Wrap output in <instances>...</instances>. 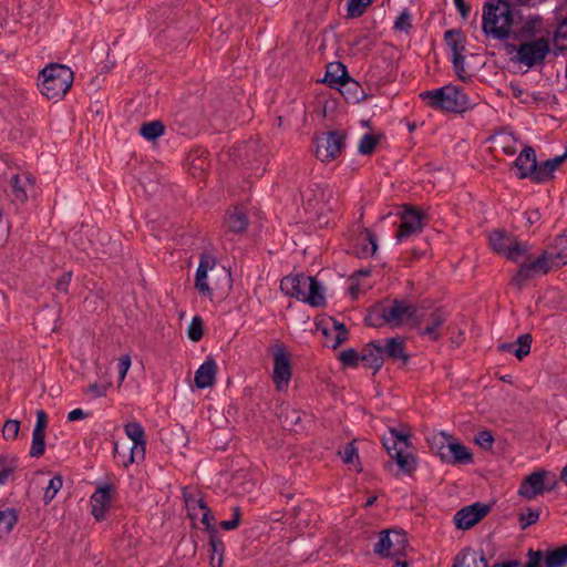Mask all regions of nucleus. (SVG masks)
<instances>
[{"mask_svg": "<svg viewBox=\"0 0 567 567\" xmlns=\"http://www.w3.org/2000/svg\"><path fill=\"white\" fill-rule=\"evenodd\" d=\"M71 279H72L71 271L63 272L56 280V284H55L56 290L68 293Z\"/></svg>", "mask_w": 567, "mask_h": 567, "instance_id": "obj_57", "label": "nucleus"}, {"mask_svg": "<svg viewBox=\"0 0 567 567\" xmlns=\"http://www.w3.org/2000/svg\"><path fill=\"white\" fill-rule=\"evenodd\" d=\"M452 62H453V68H454L455 72L457 73L458 78L464 80V76H463V73L465 72V68H464L465 56H464V54H453L452 55Z\"/></svg>", "mask_w": 567, "mask_h": 567, "instance_id": "obj_59", "label": "nucleus"}, {"mask_svg": "<svg viewBox=\"0 0 567 567\" xmlns=\"http://www.w3.org/2000/svg\"><path fill=\"white\" fill-rule=\"evenodd\" d=\"M20 430V422L17 420H8L2 427V435L6 440H14Z\"/></svg>", "mask_w": 567, "mask_h": 567, "instance_id": "obj_53", "label": "nucleus"}, {"mask_svg": "<svg viewBox=\"0 0 567 567\" xmlns=\"http://www.w3.org/2000/svg\"><path fill=\"white\" fill-rule=\"evenodd\" d=\"M11 193L14 200L19 203H25L29 198V194L35 187V179L29 172H22L14 174L11 179Z\"/></svg>", "mask_w": 567, "mask_h": 567, "instance_id": "obj_17", "label": "nucleus"}, {"mask_svg": "<svg viewBox=\"0 0 567 567\" xmlns=\"http://www.w3.org/2000/svg\"><path fill=\"white\" fill-rule=\"evenodd\" d=\"M425 226L424 215L414 207H406L401 215V223L395 238L399 243L420 234Z\"/></svg>", "mask_w": 567, "mask_h": 567, "instance_id": "obj_13", "label": "nucleus"}, {"mask_svg": "<svg viewBox=\"0 0 567 567\" xmlns=\"http://www.w3.org/2000/svg\"><path fill=\"white\" fill-rule=\"evenodd\" d=\"M555 43L558 49H567V17L560 21L555 32Z\"/></svg>", "mask_w": 567, "mask_h": 567, "instance_id": "obj_50", "label": "nucleus"}, {"mask_svg": "<svg viewBox=\"0 0 567 567\" xmlns=\"http://www.w3.org/2000/svg\"><path fill=\"white\" fill-rule=\"evenodd\" d=\"M546 476H548V471L538 470L524 477L518 488V495L527 501L543 495L546 487Z\"/></svg>", "mask_w": 567, "mask_h": 567, "instance_id": "obj_15", "label": "nucleus"}, {"mask_svg": "<svg viewBox=\"0 0 567 567\" xmlns=\"http://www.w3.org/2000/svg\"><path fill=\"white\" fill-rule=\"evenodd\" d=\"M62 485L63 480L61 475H55L50 480L43 496L45 504H49L55 497L56 493L62 488Z\"/></svg>", "mask_w": 567, "mask_h": 567, "instance_id": "obj_47", "label": "nucleus"}, {"mask_svg": "<svg viewBox=\"0 0 567 567\" xmlns=\"http://www.w3.org/2000/svg\"><path fill=\"white\" fill-rule=\"evenodd\" d=\"M475 443L484 450H491L494 443V437L489 431L484 430L476 434Z\"/></svg>", "mask_w": 567, "mask_h": 567, "instance_id": "obj_54", "label": "nucleus"}, {"mask_svg": "<svg viewBox=\"0 0 567 567\" xmlns=\"http://www.w3.org/2000/svg\"><path fill=\"white\" fill-rule=\"evenodd\" d=\"M90 415V413L84 412L82 409H74L68 414V421L73 422L78 420L85 419Z\"/></svg>", "mask_w": 567, "mask_h": 567, "instance_id": "obj_63", "label": "nucleus"}, {"mask_svg": "<svg viewBox=\"0 0 567 567\" xmlns=\"http://www.w3.org/2000/svg\"><path fill=\"white\" fill-rule=\"evenodd\" d=\"M73 71L59 63H50L41 70L38 76L40 92L48 100H61L72 86Z\"/></svg>", "mask_w": 567, "mask_h": 567, "instance_id": "obj_3", "label": "nucleus"}, {"mask_svg": "<svg viewBox=\"0 0 567 567\" xmlns=\"http://www.w3.org/2000/svg\"><path fill=\"white\" fill-rule=\"evenodd\" d=\"M338 90L350 103H359L365 96L360 83L350 76L344 81V84L340 85Z\"/></svg>", "mask_w": 567, "mask_h": 567, "instance_id": "obj_32", "label": "nucleus"}, {"mask_svg": "<svg viewBox=\"0 0 567 567\" xmlns=\"http://www.w3.org/2000/svg\"><path fill=\"white\" fill-rule=\"evenodd\" d=\"M528 561L526 563L525 567H540V561L543 559V551L542 550H534L529 549L527 553Z\"/></svg>", "mask_w": 567, "mask_h": 567, "instance_id": "obj_60", "label": "nucleus"}, {"mask_svg": "<svg viewBox=\"0 0 567 567\" xmlns=\"http://www.w3.org/2000/svg\"><path fill=\"white\" fill-rule=\"evenodd\" d=\"M18 522V513L14 508L0 511V539L10 534Z\"/></svg>", "mask_w": 567, "mask_h": 567, "instance_id": "obj_36", "label": "nucleus"}, {"mask_svg": "<svg viewBox=\"0 0 567 567\" xmlns=\"http://www.w3.org/2000/svg\"><path fill=\"white\" fill-rule=\"evenodd\" d=\"M339 360L342 362L343 365L357 367L358 363L360 362V352L352 348L343 350L339 354Z\"/></svg>", "mask_w": 567, "mask_h": 567, "instance_id": "obj_52", "label": "nucleus"}, {"mask_svg": "<svg viewBox=\"0 0 567 567\" xmlns=\"http://www.w3.org/2000/svg\"><path fill=\"white\" fill-rule=\"evenodd\" d=\"M488 243L493 251L505 256L513 262H518L522 257H527V243L518 241L515 236L504 229H495L488 235Z\"/></svg>", "mask_w": 567, "mask_h": 567, "instance_id": "obj_6", "label": "nucleus"}, {"mask_svg": "<svg viewBox=\"0 0 567 567\" xmlns=\"http://www.w3.org/2000/svg\"><path fill=\"white\" fill-rule=\"evenodd\" d=\"M45 432L33 431L32 432V441H31V450L30 455L32 457H40L44 454L45 451Z\"/></svg>", "mask_w": 567, "mask_h": 567, "instance_id": "obj_43", "label": "nucleus"}, {"mask_svg": "<svg viewBox=\"0 0 567 567\" xmlns=\"http://www.w3.org/2000/svg\"><path fill=\"white\" fill-rule=\"evenodd\" d=\"M452 567H488V560L483 550L476 553L464 548L455 556Z\"/></svg>", "mask_w": 567, "mask_h": 567, "instance_id": "obj_27", "label": "nucleus"}, {"mask_svg": "<svg viewBox=\"0 0 567 567\" xmlns=\"http://www.w3.org/2000/svg\"><path fill=\"white\" fill-rule=\"evenodd\" d=\"M209 546L212 547L213 553H217L223 555L225 550V545L223 540L215 535V533H212L209 537Z\"/></svg>", "mask_w": 567, "mask_h": 567, "instance_id": "obj_62", "label": "nucleus"}, {"mask_svg": "<svg viewBox=\"0 0 567 567\" xmlns=\"http://www.w3.org/2000/svg\"><path fill=\"white\" fill-rule=\"evenodd\" d=\"M515 166L518 171V178L532 179V176L535 173V168H537V159L534 148L530 146H525L523 151L519 153L518 157L516 158Z\"/></svg>", "mask_w": 567, "mask_h": 567, "instance_id": "obj_22", "label": "nucleus"}, {"mask_svg": "<svg viewBox=\"0 0 567 567\" xmlns=\"http://www.w3.org/2000/svg\"><path fill=\"white\" fill-rule=\"evenodd\" d=\"M545 0H493L483 6L482 29L486 35L506 40L514 24L512 2L517 6L535 7Z\"/></svg>", "mask_w": 567, "mask_h": 567, "instance_id": "obj_1", "label": "nucleus"}, {"mask_svg": "<svg viewBox=\"0 0 567 567\" xmlns=\"http://www.w3.org/2000/svg\"><path fill=\"white\" fill-rule=\"evenodd\" d=\"M291 378L290 360L282 347H277L274 353V382L277 390L288 386Z\"/></svg>", "mask_w": 567, "mask_h": 567, "instance_id": "obj_16", "label": "nucleus"}, {"mask_svg": "<svg viewBox=\"0 0 567 567\" xmlns=\"http://www.w3.org/2000/svg\"><path fill=\"white\" fill-rule=\"evenodd\" d=\"M281 291L300 300L311 307H322L326 305L323 287L311 276L303 274L288 275L280 281Z\"/></svg>", "mask_w": 567, "mask_h": 567, "instance_id": "obj_2", "label": "nucleus"}, {"mask_svg": "<svg viewBox=\"0 0 567 567\" xmlns=\"http://www.w3.org/2000/svg\"><path fill=\"white\" fill-rule=\"evenodd\" d=\"M550 51L549 41L545 37L520 43L517 48V59L528 68L542 64Z\"/></svg>", "mask_w": 567, "mask_h": 567, "instance_id": "obj_9", "label": "nucleus"}, {"mask_svg": "<svg viewBox=\"0 0 567 567\" xmlns=\"http://www.w3.org/2000/svg\"><path fill=\"white\" fill-rule=\"evenodd\" d=\"M408 546L406 535L398 530H382L374 553L381 557H398L404 555Z\"/></svg>", "mask_w": 567, "mask_h": 567, "instance_id": "obj_10", "label": "nucleus"}, {"mask_svg": "<svg viewBox=\"0 0 567 567\" xmlns=\"http://www.w3.org/2000/svg\"><path fill=\"white\" fill-rule=\"evenodd\" d=\"M539 27H540V20L532 19L523 25L522 35L526 37V38H532L536 34L537 28H539Z\"/></svg>", "mask_w": 567, "mask_h": 567, "instance_id": "obj_56", "label": "nucleus"}, {"mask_svg": "<svg viewBox=\"0 0 567 567\" xmlns=\"http://www.w3.org/2000/svg\"><path fill=\"white\" fill-rule=\"evenodd\" d=\"M380 142V136L374 134H364L359 143L358 151L361 155H371Z\"/></svg>", "mask_w": 567, "mask_h": 567, "instance_id": "obj_42", "label": "nucleus"}, {"mask_svg": "<svg viewBox=\"0 0 567 567\" xmlns=\"http://www.w3.org/2000/svg\"><path fill=\"white\" fill-rule=\"evenodd\" d=\"M330 321L332 323V330L330 331L328 328H324L322 332L327 338V346L336 349L348 340L349 332L343 323L338 322L332 318H330Z\"/></svg>", "mask_w": 567, "mask_h": 567, "instance_id": "obj_31", "label": "nucleus"}, {"mask_svg": "<svg viewBox=\"0 0 567 567\" xmlns=\"http://www.w3.org/2000/svg\"><path fill=\"white\" fill-rule=\"evenodd\" d=\"M373 0H349L348 2V17L359 18L361 17L367 8L372 3Z\"/></svg>", "mask_w": 567, "mask_h": 567, "instance_id": "obj_45", "label": "nucleus"}, {"mask_svg": "<svg viewBox=\"0 0 567 567\" xmlns=\"http://www.w3.org/2000/svg\"><path fill=\"white\" fill-rule=\"evenodd\" d=\"M455 7L460 11L463 18H467L471 11V7L465 3V0H453Z\"/></svg>", "mask_w": 567, "mask_h": 567, "instance_id": "obj_64", "label": "nucleus"}, {"mask_svg": "<svg viewBox=\"0 0 567 567\" xmlns=\"http://www.w3.org/2000/svg\"><path fill=\"white\" fill-rule=\"evenodd\" d=\"M346 65L341 62H331L327 65L323 82L331 89H339L349 78Z\"/></svg>", "mask_w": 567, "mask_h": 567, "instance_id": "obj_29", "label": "nucleus"}, {"mask_svg": "<svg viewBox=\"0 0 567 567\" xmlns=\"http://www.w3.org/2000/svg\"><path fill=\"white\" fill-rule=\"evenodd\" d=\"M526 258L528 260L519 265L516 275L512 279L513 285L518 288H522L526 281L537 276H544L554 269H558L545 250L535 259H529L528 254Z\"/></svg>", "mask_w": 567, "mask_h": 567, "instance_id": "obj_8", "label": "nucleus"}, {"mask_svg": "<svg viewBox=\"0 0 567 567\" xmlns=\"http://www.w3.org/2000/svg\"><path fill=\"white\" fill-rule=\"evenodd\" d=\"M247 227L248 217L241 208L234 207L226 213L223 221L225 234L241 235L247 230Z\"/></svg>", "mask_w": 567, "mask_h": 567, "instance_id": "obj_18", "label": "nucleus"}, {"mask_svg": "<svg viewBox=\"0 0 567 567\" xmlns=\"http://www.w3.org/2000/svg\"><path fill=\"white\" fill-rule=\"evenodd\" d=\"M217 372L215 360L207 359L195 373V384L199 389L213 386Z\"/></svg>", "mask_w": 567, "mask_h": 567, "instance_id": "obj_30", "label": "nucleus"}, {"mask_svg": "<svg viewBox=\"0 0 567 567\" xmlns=\"http://www.w3.org/2000/svg\"><path fill=\"white\" fill-rule=\"evenodd\" d=\"M394 30L408 33L412 29L411 14L404 9L401 11L393 25Z\"/></svg>", "mask_w": 567, "mask_h": 567, "instance_id": "obj_51", "label": "nucleus"}, {"mask_svg": "<svg viewBox=\"0 0 567 567\" xmlns=\"http://www.w3.org/2000/svg\"><path fill=\"white\" fill-rule=\"evenodd\" d=\"M384 358L394 361H401L405 364L409 361V354L405 349V340L402 337L385 338L381 340Z\"/></svg>", "mask_w": 567, "mask_h": 567, "instance_id": "obj_23", "label": "nucleus"}, {"mask_svg": "<svg viewBox=\"0 0 567 567\" xmlns=\"http://www.w3.org/2000/svg\"><path fill=\"white\" fill-rule=\"evenodd\" d=\"M419 96L434 110L461 113L467 107L466 94L454 85L424 91Z\"/></svg>", "mask_w": 567, "mask_h": 567, "instance_id": "obj_5", "label": "nucleus"}, {"mask_svg": "<svg viewBox=\"0 0 567 567\" xmlns=\"http://www.w3.org/2000/svg\"><path fill=\"white\" fill-rule=\"evenodd\" d=\"M48 425V415L43 410L37 411V423L33 431L45 432Z\"/></svg>", "mask_w": 567, "mask_h": 567, "instance_id": "obj_61", "label": "nucleus"}, {"mask_svg": "<svg viewBox=\"0 0 567 567\" xmlns=\"http://www.w3.org/2000/svg\"><path fill=\"white\" fill-rule=\"evenodd\" d=\"M444 40L453 54H463L465 51V38L461 31L451 29L445 31Z\"/></svg>", "mask_w": 567, "mask_h": 567, "instance_id": "obj_35", "label": "nucleus"}, {"mask_svg": "<svg viewBox=\"0 0 567 567\" xmlns=\"http://www.w3.org/2000/svg\"><path fill=\"white\" fill-rule=\"evenodd\" d=\"M17 467V457L0 454V485H3L8 482L9 476L13 474Z\"/></svg>", "mask_w": 567, "mask_h": 567, "instance_id": "obj_39", "label": "nucleus"}, {"mask_svg": "<svg viewBox=\"0 0 567 567\" xmlns=\"http://www.w3.org/2000/svg\"><path fill=\"white\" fill-rule=\"evenodd\" d=\"M354 249L359 258H368L373 256L378 249V240L375 234L369 228H363L357 237Z\"/></svg>", "mask_w": 567, "mask_h": 567, "instance_id": "obj_26", "label": "nucleus"}, {"mask_svg": "<svg viewBox=\"0 0 567 567\" xmlns=\"http://www.w3.org/2000/svg\"><path fill=\"white\" fill-rule=\"evenodd\" d=\"M441 443L440 456L446 462L453 464H470L473 462V455L470 450L460 443L451 441V436L445 433H440V436L435 439V443Z\"/></svg>", "mask_w": 567, "mask_h": 567, "instance_id": "obj_12", "label": "nucleus"}, {"mask_svg": "<svg viewBox=\"0 0 567 567\" xmlns=\"http://www.w3.org/2000/svg\"><path fill=\"white\" fill-rule=\"evenodd\" d=\"M355 440H353L352 442L348 443L343 451L340 452L341 454V457H342V461L346 463V464H352L354 465L355 462L359 464V453H358V449L355 447Z\"/></svg>", "mask_w": 567, "mask_h": 567, "instance_id": "obj_49", "label": "nucleus"}, {"mask_svg": "<svg viewBox=\"0 0 567 567\" xmlns=\"http://www.w3.org/2000/svg\"><path fill=\"white\" fill-rule=\"evenodd\" d=\"M165 132L164 124L161 121H152L143 123L140 127V134L148 141H154L162 136Z\"/></svg>", "mask_w": 567, "mask_h": 567, "instance_id": "obj_38", "label": "nucleus"}, {"mask_svg": "<svg viewBox=\"0 0 567 567\" xmlns=\"http://www.w3.org/2000/svg\"><path fill=\"white\" fill-rule=\"evenodd\" d=\"M389 454L404 473L410 474L415 470V461L412 454H405L403 450H395Z\"/></svg>", "mask_w": 567, "mask_h": 567, "instance_id": "obj_40", "label": "nucleus"}, {"mask_svg": "<svg viewBox=\"0 0 567 567\" xmlns=\"http://www.w3.org/2000/svg\"><path fill=\"white\" fill-rule=\"evenodd\" d=\"M540 511L532 507L523 508L518 514V522L522 529H526L539 519Z\"/></svg>", "mask_w": 567, "mask_h": 567, "instance_id": "obj_41", "label": "nucleus"}, {"mask_svg": "<svg viewBox=\"0 0 567 567\" xmlns=\"http://www.w3.org/2000/svg\"><path fill=\"white\" fill-rule=\"evenodd\" d=\"M383 349L381 340L365 344L360 352V362L365 367L379 370L383 364Z\"/></svg>", "mask_w": 567, "mask_h": 567, "instance_id": "obj_19", "label": "nucleus"}, {"mask_svg": "<svg viewBox=\"0 0 567 567\" xmlns=\"http://www.w3.org/2000/svg\"><path fill=\"white\" fill-rule=\"evenodd\" d=\"M389 433V437H383V446L386 449L388 453L409 446V434L402 433L394 427H391Z\"/></svg>", "mask_w": 567, "mask_h": 567, "instance_id": "obj_34", "label": "nucleus"}, {"mask_svg": "<svg viewBox=\"0 0 567 567\" xmlns=\"http://www.w3.org/2000/svg\"><path fill=\"white\" fill-rule=\"evenodd\" d=\"M545 252L549 255L554 266L557 268L565 266L567 264V236H556L547 249H545Z\"/></svg>", "mask_w": 567, "mask_h": 567, "instance_id": "obj_28", "label": "nucleus"}, {"mask_svg": "<svg viewBox=\"0 0 567 567\" xmlns=\"http://www.w3.org/2000/svg\"><path fill=\"white\" fill-rule=\"evenodd\" d=\"M567 566V545L550 550L545 556V567Z\"/></svg>", "mask_w": 567, "mask_h": 567, "instance_id": "obj_37", "label": "nucleus"}, {"mask_svg": "<svg viewBox=\"0 0 567 567\" xmlns=\"http://www.w3.org/2000/svg\"><path fill=\"white\" fill-rule=\"evenodd\" d=\"M346 147V134L340 131H330L317 138L316 155L322 162L338 158Z\"/></svg>", "mask_w": 567, "mask_h": 567, "instance_id": "obj_11", "label": "nucleus"}, {"mask_svg": "<svg viewBox=\"0 0 567 567\" xmlns=\"http://www.w3.org/2000/svg\"><path fill=\"white\" fill-rule=\"evenodd\" d=\"M566 158L567 151L563 155L555 156L554 158L546 159L542 163L537 162V168H535L532 181L538 184L550 181L554 177L555 171Z\"/></svg>", "mask_w": 567, "mask_h": 567, "instance_id": "obj_24", "label": "nucleus"}, {"mask_svg": "<svg viewBox=\"0 0 567 567\" xmlns=\"http://www.w3.org/2000/svg\"><path fill=\"white\" fill-rule=\"evenodd\" d=\"M124 430L134 443L131 452V462H134L135 456L144 458L146 442L143 426L137 422H131L124 426Z\"/></svg>", "mask_w": 567, "mask_h": 567, "instance_id": "obj_25", "label": "nucleus"}, {"mask_svg": "<svg viewBox=\"0 0 567 567\" xmlns=\"http://www.w3.org/2000/svg\"><path fill=\"white\" fill-rule=\"evenodd\" d=\"M447 312L443 308H435L426 315L415 316L414 327L422 339L436 342L444 336Z\"/></svg>", "mask_w": 567, "mask_h": 567, "instance_id": "obj_7", "label": "nucleus"}, {"mask_svg": "<svg viewBox=\"0 0 567 567\" xmlns=\"http://www.w3.org/2000/svg\"><path fill=\"white\" fill-rule=\"evenodd\" d=\"M491 507L487 504L474 503L457 511L454 515V523L458 529H470L485 517Z\"/></svg>", "mask_w": 567, "mask_h": 567, "instance_id": "obj_14", "label": "nucleus"}, {"mask_svg": "<svg viewBox=\"0 0 567 567\" xmlns=\"http://www.w3.org/2000/svg\"><path fill=\"white\" fill-rule=\"evenodd\" d=\"M112 487L109 485L99 487L91 496L92 515L96 520H103L111 505Z\"/></svg>", "mask_w": 567, "mask_h": 567, "instance_id": "obj_21", "label": "nucleus"}, {"mask_svg": "<svg viewBox=\"0 0 567 567\" xmlns=\"http://www.w3.org/2000/svg\"><path fill=\"white\" fill-rule=\"evenodd\" d=\"M279 417L282 427L286 430L299 432V430L303 429L301 426L302 413L298 410L287 406L281 410Z\"/></svg>", "mask_w": 567, "mask_h": 567, "instance_id": "obj_33", "label": "nucleus"}, {"mask_svg": "<svg viewBox=\"0 0 567 567\" xmlns=\"http://www.w3.org/2000/svg\"><path fill=\"white\" fill-rule=\"evenodd\" d=\"M214 266L215 259L213 257L208 255L200 256L195 275V288L202 296L210 297L213 295V290L207 282V274Z\"/></svg>", "mask_w": 567, "mask_h": 567, "instance_id": "obj_20", "label": "nucleus"}, {"mask_svg": "<svg viewBox=\"0 0 567 567\" xmlns=\"http://www.w3.org/2000/svg\"><path fill=\"white\" fill-rule=\"evenodd\" d=\"M198 506L200 509L204 511L202 516V523L206 526L207 530H209L210 533H216L214 525L210 524L213 516L209 507L202 499L198 502Z\"/></svg>", "mask_w": 567, "mask_h": 567, "instance_id": "obj_55", "label": "nucleus"}, {"mask_svg": "<svg viewBox=\"0 0 567 567\" xmlns=\"http://www.w3.org/2000/svg\"><path fill=\"white\" fill-rule=\"evenodd\" d=\"M416 307L401 299H394L390 305L373 309L365 318L371 327H380L384 323L391 327H400L405 321H413L416 316Z\"/></svg>", "mask_w": 567, "mask_h": 567, "instance_id": "obj_4", "label": "nucleus"}, {"mask_svg": "<svg viewBox=\"0 0 567 567\" xmlns=\"http://www.w3.org/2000/svg\"><path fill=\"white\" fill-rule=\"evenodd\" d=\"M131 367V357L128 354H123L117 362L118 377L120 380L123 381L128 369Z\"/></svg>", "mask_w": 567, "mask_h": 567, "instance_id": "obj_58", "label": "nucleus"}, {"mask_svg": "<svg viewBox=\"0 0 567 567\" xmlns=\"http://www.w3.org/2000/svg\"><path fill=\"white\" fill-rule=\"evenodd\" d=\"M515 342L517 344L515 357L522 360L530 351L532 336L529 333L520 334Z\"/></svg>", "mask_w": 567, "mask_h": 567, "instance_id": "obj_46", "label": "nucleus"}, {"mask_svg": "<svg viewBox=\"0 0 567 567\" xmlns=\"http://www.w3.org/2000/svg\"><path fill=\"white\" fill-rule=\"evenodd\" d=\"M203 319L199 317V316H195L189 326H188V330H187V334H188V338L192 340V341H199L203 337Z\"/></svg>", "mask_w": 567, "mask_h": 567, "instance_id": "obj_48", "label": "nucleus"}, {"mask_svg": "<svg viewBox=\"0 0 567 567\" xmlns=\"http://www.w3.org/2000/svg\"><path fill=\"white\" fill-rule=\"evenodd\" d=\"M508 87H509L513 96L515 99H517L520 103L529 104L530 103L529 99L532 100L533 103H536V104L540 101V97L538 95H536L535 93H533L530 95L525 94V91L516 82H511Z\"/></svg>", "mask_w": 567, "mask_h": 567, "instance_id": "obj_44", "label": "nucleus"}]
</instances>
